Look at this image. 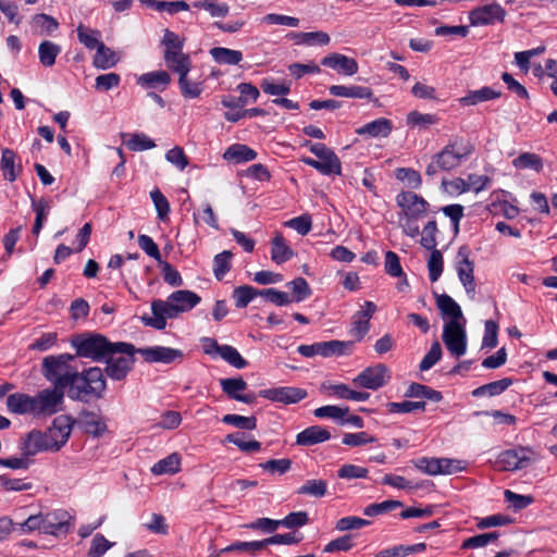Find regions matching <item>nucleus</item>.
<instances>
[{"instance_id": "obj_1", "label": "nucleus", "mask_w": 557, "mask_h": 557, "mask_svg": "<svg viewBox=\"0 0 557 557\" xmlns=\"http://www.w3.org/2000/svg\"><path fill=\"white\" fill-rule=\"evenodd\" d=\"M201 298L194 292L180 289L173 292L166 300L156 299L151 302L153 317L143 315L141 321L145 325L156 330H164L166 319L177 318L180 313L187 312L195 308Z\"/></svg>"}, {"instance_id": "obj_2", "label": "nucleus", "mask_w": 557, "mask_h": 557, "mask_svg": "<svg viewBox=\"0 0 557 557\" xmlns=\"http://www.w3.org/2000/svg\"><path fill=\"white\" fill-rule=\"evenodd\" d=\"M76 357L89 358L94 361H103L104 358L116 352H128L133 345L125 342L111 343L104 335L94 332L76 334L71 338Z\"/></svg>"}, {"instance_id": "obj_3", "label": "nucleus", "mask_w": 557, "mask_h": 557, "mask_svg": "<svg viewBox=\"0 0 557 557\" xmlns=\"http://www.w3.org/2000/svg\"><path fill=\"white\" fill-rule=\"evenodd\" d=\"M75 359L76 356L71 354L47 356L42 359L41 373L54 388L65 393L73 379L77 377V368L72 364Z\"/></svg>"}, {"instance_id": "obj_4", "label": "nucleus", "mask_w": 557, "mask_h": 557, "mask_svg": "<svg viewBox=\"0 0 557 557\" xmlns=\"http://www.w3.org/2000/svg\"><path fill=\"white\" fill-rule=\"evenodd\" d=\"M471 152L472 146L463 145L460 138L454 137L440 152L432 157L431 162L426 166L425 174L434 176L440 171H451L458 168L462 160L470 156Z\"/></svg>"}, {"instance_id": "obj_5", "label": "nucleus", "mask_w": 557, "mask_h": 557, "mask_svg": "<svg viewBox=\"0 0 557 557\" xmlns=\"http://www.w3.org/2000/svg\"><path fill=\"white\" fill-rule=\"evenodd\" d=\"M352 341H329V342H319L312 345H300L297 348V351L307 358H311L313 356L320 355L322 357H332V356H344L351 351L354 347Z\"/></svg>"}, {"instance_id": "obj_6", "label": "nucleus", "mask_w": 557, "mask_h": 557, "mask_svg": "<svg viewBox=\"0 0 557 557\" xmlns=\"http://www.w3.org/2000/svg\"><path fill=\"white\" fill-rule=\"evenodd\" d=\"M54 431L41 432L33 430L28 432L22 442V451L26 457L35 456L40 451H58L57 442L53 438Z\"/></svg>"}, {"instance_id": "obj_7", "label": "nucleus", "mask_w": 557, "mask_h": 557, "mask_svg": "<svg viewBox=\"0 0 557 557\" xmlns=\"http://www.w3.org/2000/svg\"><path fill=\"white\" fill-rule=\"evenodd\" d=\"M443 342L449 352L459 358L467 350V333L465 323L460 321H448L444 325Z\"/></svg>"}, {"instance_id": "obj_8", "label": "nucleus", "mask_w": 557, "mask_h": 557, "mask_svg": "<svg viewBox=\"0 0 557 557\" xmlns=\"http://www.w3.org/2000/svg\"><path fill=\"white\" fill-rule=\"evenodd\" d=\"M64 392H61L54 387L45 388L34 399V416L35 417H50L60 410V406L63 404Z\"/></svg>"}, {"instance_id": "obj_9", "label": "nucleus", "mask_w": 557, "mask_h": 557, "mask_svg": "<svg viewBox=\"0 0 557 557\" xmlns=\"http://www.w3.org/2000/svg\"><path fill=\"white\" fill-rule=\"evenodd\" d=\"M534 453L528 447H519L503 451L496 466L500 471H515L527 468L533 460Z\"/></svg>"}, {"instance_id": "obj_10", "label": "nucleus", "mask_w": 557, "mask_h": 557, "mask_svg": "<svg viewBox=\"0 0 557 557\" xmlns=\"http://www.w3.org/2000/svg\"><path fill=\"white\" fill-rule=\"evenodd\" d=\"M471 250L468 246H460L456 257V270L458 277L471 298L475 294L474 265L470 260Z\"/></svg>"}, {"instance_id": "obj_11", "label": "nucleus", "mask_w": 557, "mask_h": 557, "mask_svg": "<svg viewBox=\"0 0 557 557\" xmlns=\"http://www.w3.org/2000/svg\"><path fill=\"white\" fill-rule=\"evenodd\" d=\"M136 352L137 349L133 345L132 351L111 354L110 357L104 358L107 375L112 380H124L135 363L134 355Z\"/></svg>"}, {"instance_id": "obj_12", "label": "nucleus", "mask_w": 557, "mask_h": 557, "mask_svg": "<svg viewBox=\"0 0 557 557\" xmlns=\"http://www.w3.org/2000/svg\"><path fill=\"white\" fill-rule=\"evenodd\" d=\"M44 533L58 536L67 534L74 528V517L66 510L57 509L44 515Z\"/></svg>"}, {"instance_id": "obj_13", "label": "nucleus", "mask_w": 557, "mask_h": 557, "mask_svg": "<svg viewBox=\"0 0 557 557\" xmlns=\"http://www.w3.org/2000/svg\"><path fill=\"white\" fill-rule=\"evenodd\" d=\"M307 391L295 386L261 389L259 396L285 405L297 404L307 397Z\"/></svg>"}, {"instance_id": "obj_14", "label": "nucleus", "mask_w": 557, "mask_h": 557, "mask_svg": "<svg viewBox=\"0 0 557 557\" xmlns=\"http://www.w3.org/2000/svg\"><path fill=\"white\" fill-rule=\"evenodd\" d=\"M137 354L141 355L145 361L149 363L161 362L165 364L182 362L184 352L176 348L153 346L146 348H138Z\"/></svg>"}, {"instance_id": "obj_15", "label": "nucleus", "mask_w": 557, "mask_h": 557, "mask_svg": "<svg viewBox=\"0 0 557 557\" xmlns=\"http://www.w3.org/2000/svg\"><path fill=\"white\" fill-rule=\"evenodd\" d=\"M387 373V367L383 363H377L360 372L352 383L363 388L377 389L386 383Z\"/></svg>"}, {"instance_id": "obj_16", "label": "nucleus", "mask_w": 557, "mask_h": 557, "mask_svg": "<svg viewBox=\"0 0 557 557\" xmlns=\"http://www.w3.org/2000/svg\"><path fill=\"white\" fill-rule=\"evenodd\" d=\"M396 201L403 209L405 216L422 218L429 209V202L412 191L398 194Z\"/></svg>"}, {"instance_id": "obj_17", "label": "nucleus", "mask_w": 557, "mask_h": 557, "mask_svg": "<svg viewBox=\"0 0 557 557\" xmlns=\"http://www.w3.org/2000/svg\"><path fill=\"white\" fill-rule=\"evenodd\" d=\"M310 151L319 159V162L325 164L327 166L325 170V175L342 173V163L339 158L335 154V152L327 148L324 144L321 143H308Z\"/></svg>"}, {"instance_id": "obj_18", "label": "nucleus", "mask_w": 557, "mask_h": 557, "mask_svg": "<svg viewBox=\"0 0 557 557\" xmlns=\"http://www.w3.org/2000/svg\"><path fill=\"white\" fill-rule=\"evenodd\" d=\"M505 14L500 4L491 3L472 10L469 18L472 25H486L495 21H503Z\"/></svg>"}, {"instance_id": "obj_19", "label": "nucleus", "mask_w": 557, "mask_h": 557, "mask_svg": "<svg viewBox=\"0 0 557 557\" xmlns=\"http://www.w3.org/2000/svg\"><path fill=\"white\" fill-rule=\"evenodd\" d=\"M321 64L338 72L351 76L358 72V63L354 58L334 52L321 60Z\"/></svg>"}, {"instance_id": "obj_20", "label": "nucleus", "mask_w": 557, "mask_h": 557, "mask_svg": "<svg viewBox=\"0 0 557 557\" xmlns=\"http://www.w3.org/2000/svg\"><path fill=\"white\" fill-rule=\"evenodd\" d=\"M78 423H79L81 429L85 433H87L94 437H100L107 432L106 422L99 414H97L95 412H90V411L82 412L79 416V419H78Z\"/></svg>"}, {"instance_id": "obj_21", "label": "nucleus", "mask_w": 557, "mask_h": 557, "mask_svg": "<svg viewBox=\"0 0 557 557\" xmlns=\"http://www.w3.org/2000/svg\"><path fill=\"white\" fill-rule=\"evenodd\" d=\"M331 433L320 425H312L297 434L296 444L301 446H312L330 440Z\"/></svg>"}, {"instance_id": "obj_22", "label": "nucleus", "mask_w": 557, "mask_h": 557, "mask_svg": "<svg viewBox=\"0 0 557 557\" xmlns=\"http://www.w3.org/2000/svg\"><path fill=\"white\" fill-rule=\"evenodd\" d=\"M7 407L10 412L17 414L30 413L34 416L33 396L22 393L11 394L7 398Z\"/></svg>"}, {"instance_id": "obj_23", "label": "nucleus", "mask_w": 557, "mask_h": 557, "mask_svg": "<svg viewBox=\"0 0 557 557\" xmlns=\"http://www.w3.org/2000/svg\"><path fill=\"white\" fill-rule=\"evenodd\" d=\"M171 83V76L166 71H154L139 76L137 84L148 89L164 90Z\"/></svg>"}, {"instance_id": "obj_24", "label": "nucleus", "mask_w": 557, "mask_h": 557, "mask_svg": "<svg viewBox=\"0 0 557 557\" xmlns=\"http://www.w3.org/2000/svg\"><path fill=\"white\" fill-rule=\"evenodd\" d=\"M436 305L441 310L443 317L450 318L449 321L466 322L460 306L448 295L435 294Z\"/></svg>"}, {"instance_id": "obj_25", "label": "nucleus", "mask_w": 557, "mask_h": 557, "mask_svg": "<svg viewBox=\"0 0 557 557\" xmlns=\"http://www.w3.org/2000/svg\"><path fill=\"white\" fill-rule=\"evenodd\" d=\"M329 91L334 97H346V98H358V99H370L372 97V90L366 86H343L332 85Z\"/></svg>"}, {"instance_id": "obj_26", "label": "nucleus", "mask_w": 557, "mask_h": 557, "mask_svg": "<svg viewBox=\"0 0 557 557\" xmlns=\"http://www.w3.org/2000/svg\"><path fill=\"white\" fill-rule=\"evenodd\" d=\"M391 132L392 123L389 120L384 117L372 121L356 129L358 135L368 137H387Z\"/></svg>"}, {"instance_id": "obj_27", "label": "nucleus", "mask_w": 557, "mask_h": 557, "mask_svg": "<svg viewBox=\"0 0 557 557\" xmlns=\"http://www.w3.org/2000/svg\"><path fill=\"white\" fill-rule=\"evenodd\" d=\"M165 65L169 70L178 74V77L187 76L191 69V60L188 54L180 53H164L163 55Z\"/></svg>"}, {"instance_id": "obj_28", "label": "nucleus", "mask_w": 557, "mask_h": 557, "mask_svg": "<svg viewBox=\"0 0 557 557\" xmlns=\"http://www.w3.org/2000/svg\"><path fill=\"white\" fill-rule=\"evenodd\" d=\"M30 26L34 33L40 36H50L59 28V22L45 13L33 16Z\"/></svg>"}, {"instance_id": "obj_29", "label": "nucleus", "mask_w": 557, "mask_h": 557, "mask_svg": "<svg viewBox=\"0 0 557 557\" xmlns=\"http://www.w3.org/2000/svg\"><path fill=\"white\" fill-rule=\"evenodd\" d=\"M257 158V152L243 144L230 146L223 153V159L235 163L252 161Z\"/></svg>"}, {"instance_id": "obj_30", "label": "nucleus", "mask_w": 557, "mask_h": 557, "mask_svg": "<svg viewBox=\"0 0 557 557\" xmlns=\"http://www.w3.org/2000/svg\"><path fill=\"white\" fill-rule=\"evenodd\" d=\"M89 383L83 372L77 370V377L73 379V383L67 386V396L73 400H86L87 397H92V392L88 387Z\"/></svg>"}, {"instance_id": "obj_31", "label": "nucleus", "mask_w": 557, "mask_h": 557, "mask_svg": "<svg viewBox=\"0 0 557 557\" xmlns=\"http://www.w3.org/2000/svg\"><path fill=\"white\" fill-rule=\"evenodd\" d=\"M83 373L87 377L89 383L88 387L92 392V397L101 398L107 388V382L102 370L98 367H94L84 370Z\"/></svg>"}, {"instance_id": "obj_32", "label": "nucleus", "mask_w": 557, "mask_h": 557, "mask_svg": "<svg viewBox=\"0 0 557 557\" xmlns=\"http://www.w3.org/2000/svg\"><path fill=\"white\" fill-rule=\"evenodd\" d=\"M500 95V91L484 86L481 89L468 91L465 97L460 98V103L463 106H475L480 102L499 98Z\"/></svg>"}, {"instance_id": "obj_33", "label": "nucleus", "mask_w": 557, "mask_h": 557, "mask_svg": "<svg viewBox=\"0 0 557 557\" xmlns=\"http://www.w3.org/2000/svg\"><path fill=\"white\" fill-rule=\"evenodd\" d=\"M271 259L276 264H281L289 260L294 252L290 247L286 244L285 238L282 234L277 233L272 239Z\"/></svg>"}, {"instance_id": "obj_34", "label": "nucleus", "mask_w": 557, "mask_h": 557, "mask_svg": "<svg viewBox=\"0 0 557 557\" xmlns=\"http://www.w3.org/2000/svg\"><path fill=\"white\" fill-rule=\"evenodd\" d=\"M511 385L512 380L510 377H504L502 380L481 385L473 389L471 394L473 397H482L485 395L494 397L504 393Z\"/></svg>"}, {"instance_id": "obj_35", "label": "nucleus", "mask_w": 557, "mask_h": 557, "mask_svg": "<svg viewBox=\"0 0 557 557\" xmlns=\"http://www.w3.org/2000/svg\"><path fill=\"white\" fill-rule=\"evenodd\" d=\"M61 52V47L50 40H44L38 47L39 62L45 67H51L55 63L57 57Z\"/></svg>"}, {"instance_id": "obj_36", "label": "nucleus", "mask_w": 557, "mask_h": 557, "mask_svg": "<svg viewBox=\"0 0 557 557\" xmlns=\"http://www.w3.org/2000/svg\"><path fill=\"white\" fill-rule=\"evenodd\" d=\"M119 61L116 53L104 44H100L94 57V65L97 69L108 70L113 67Z\"/></svg>"}, {"instance_id": "obj_37", "label": "nucleus", "mask_w": 557, "mask_h": 557, "mask_svg": "<svg viewBox=\"0 0 557 557\" xmlns=\"http://www.w3.org/2000/svg\"><path fill=\"white\" fill-rule=\"evenodd\" d=\"M15 157L16 156L13 150L9 148H4L2 150L0 168L3 172L4 178L10 182H14L22 170L21 165L17 166V170L15 169Z\"/></svg>"}, {"instance_id": "obj_38", "label": "nucleus", "mask_w": 557, "mask_h": 557, "mask_svg": "<svg viewBox=\"0 0 557 557\" xmlns=\"http://www.w3.org/2000/svg\"><path fill=\"white\" fill-rule=\"evenodd\" d=\"M181 467V457L178 454L174 453L169 455L168 457L158 461L152 468L151 472L153 474H174L180 471Z\"/></svg>"}, {"instance_id": "obj_39", "label": "nucleus", "mask_w": 557, "mask_h": 557, "mask_svg": "<svg viewBox=\"0 0 557 557\" xmlns=\"http://www.w3.org/2000/svg\"><path fill=\"white\" fill-rule=\"evenodd\" d=\"M406 397L424 398L432 401H441L443 396L441 392L435 391L426 385L420 383H411L405 393Z\"/></svg>"}, {"instance_id": "obj_40", "label": "nucleus", "mask_w": 557, "mask_h": 557, "mask_svg": "<svg viewBox=\"0 0 557 557\" xmlns=\"http://www.w3.org/2000/svg\"><path fill=\"white\" fill-rule=\"evenodd\" d=\"M210 54L220 64L235 65L243 59L240 51L222 47L212 48Z\"/></svg>"}, {"instance_id": "obj_41", "label": "nucleus", "mask_w": 557, "mask_h": 557, "mask_svg": "<svg viewBox=\"0 0 557 557\" xmlns=\"http://www.w3.org/2000/svg\"><path fill=\"white\" fill-rule=\"evenodd\" d=\"M233 253L231 250H224L213 258V274L218 281H222L226 273L232 269Z\"/></svg>"}, {"instance_id": "obj_42", "label": "nucleus", "mask_w": 557, "mask_h": 557, "mask_svg": "<svg viewBox=\"0 0 557 557\" xmlns=\"http://www.w3.org/2000/svg\"><path fill=\"white\" fill-rule=\"evenodd\" d=\"M327 493V483L321 479L307 480L298 490L297 494L321 498Z\"/></svg>"}, {"instance_id": "obj_43", "label": "nucleus", "mask_w": 557, "mask_h": 557, "mask_svg": "<svg viewBox=\"0 0 557 557\" xmlns=\"http://www.w3.org/2000/svg\"><path fill=\"white\" fill-rule=\"evenodd\" d=\"M512 165L520 170L532 169L536 172H541L543 169V160L536 153L523 152L513 159Z\"/></svg>"}, {"instance_id": "obj_44", "label": "nucleus", "mask_w": 557, "mask_h": 557, "mask_svg": "<svg viewBox=\"0 0 557 557\" xmlns=\"http://www.w3.org/2000/svg\"><path fill=\"white\" fill-rule=\"evenodd\" d=\"M265 548L264 540L262 541H252V542H235L225 548L221 549L216 556H221L224 553H232V552H244L248 553L252 556L256 555L258 550H261Z\"/></svg>"}, {"instance_id": "obj_45", "label": "nucleus", "mask_w": 557, "mask_h": 557, "mask_svg": "<svg viewBox=\"0 0 557 557\" xmlns=\"http://www.w3.org/2000/svg\"><path fill=\"white\" fill-rule=\"evenodd\" d=\"M220 385L223 391L230 398L236 400L239 397V392H244L247 388L246 381L238 377H230V379H221Z\"/></svg>"}, {"instance_id": "obj_46", "label": "nucleus", "mask_w": 557, "mask_h": 557, "mask_svg": "<svg viewBox=\"0 0 557 557\" xmlns=\"http://www.w3.org/2000/svg\"><path fill=\"white\" fill-rule=\"evenodd\" d=\"M76 30L79 42L83 44L86 48L91 50L98 49L99 45L102 44L99 40L100 33L98 30L86 27L83 24L78 25Z\"/></svg>"}, {"instance_id": "obj_47", "label": "nucleus", "mask_w": 557, "mask_h": 557, "mask_svg": "<svg viewBox=\"0 0 557 557\" xmlns=\"http://www.w3.org/2000/svg\"><path fill=\"white\" fill-rule=\"evenodd\" d=\"M32 207L36 213L35 223L33 226V233L35 235H38L42 228V225L46 220V215L48 214V211L50 209V206H49V201L46 199L41 198L39 201H36L34 198H32Z\"/></svg>"}, {"instance_id": "obj_48", "label": "nucleus", "mask_w": 557, "mask_h": 557, "mask_svg": "<svg viewBox=\"0 0 557 557\" xmlns=\"http://www.w3.org/2000/svg\"><path fill=\"white\" fill-rule=\"evenodd\" d=\"M425 401L404 400L401 403H387L386 409L389 413H408L414 411H424Z\"/></svg>"}, {"instance_id": "obj_49", "label": "nucleus", "mask_w": 557, "mask_h": 557, "mask_svg": "<svg viewBox=\"0 0 557 557\" xmlns=\"http://www.w3.org/2000/svg\"><path fill=\"white\" fill-rule=\"evenodd\" d=\"M258 289L250 285H242L233 290L235 306L239 309L246 308L248 304L257 296Z\"/></svg>"}, {"instance_id": "obj_50", "label": "nucleus", "mask_w": 557, "mask_h": 557, "mask_svg": "<svg viewBox=\"0 0 557 557\" xmlns=\"http://www.w3.org/2000/svg\"><path fill=\"white\" fill-rule=\"evenodd\" d=\"M219 356L236 369H244L248 364L238 350L230 345H222Z\"/></svg>"}, {"instance_id": "obj_51", "label": "nucleus", "mask_w": 557, "mask_h": 557, "mask_svg": "<svg viewBox=\"0 0 557 557\" xmlns=\"http://www.w3.org/2000/svg\"><path fill=\"white\" fill-rule=\"evenodd\" d=\"M48 431L53 432V438L57 442L58 450L67 442L71 435V425L63 421L62 418H57Z\"/></svg>"}, {"instance_id": "obj_52", "label": "nucleus", "mask_w": 557, "mask_h": 557, "mask_svg": "<svg viewBox=\"0 0 557 557\" xmlns=\"http://www.w3.org/2000/svg\"><path fill=\"white\" fill-rule=\"evenodd\" d=\"M499 537V533L497 531L490 533H482L471 537H468L462 542L461 548L463 549H473L479 547H484L487 544L496 541Z\"/></svg>"}, {"instance_id": "obj_53", "label": "nucleus", "mask_w": 557, "mask_h": 557, "mask_svg": "<svg viewBox=\"0 0 557 557\" xmlns=\"http://www.w3.org/2000/svg\"><path fill=\"white\" fill-rule=\"evenodd\" d=\"M161 44L165 47L164 53H183L184 39L170 29L164 30Z\"/></svg>"}, {"instance_id": "obj_54", "label": "nucleus", "mask_w": 557, "mask_h": 557, "mask_svg": "<svg viewBox=\"0 0 557 557\" xmlns=\"http://www.w3.org/2000/svg\"><path fill=\"white\" fill-rule=\"evenodd\" d=\"M438 117L435 114L430 113H420L418 111H412L408 114L407 123L412 127L419 128H428L430 125L436 124L438 122Z\"/></svg>"}, {"instance_id": "obj_55", "label": "nucleus", "mask_w": 557, "mask_h": 557, "mask_svg": "<svg viewBox=\"0 0 557 557\" xmlns=\"http://www.w3.org/2000/svg\"><path fill=\"white\" fill-rule=\"evenodd\" d=\"M431 256L428 261L429 276L431 282H436L443 273L444 262L442 252L437 249H430Z\"/></svg>"}, {"instance_id": "obj_56", "label": "nucleus", "mask_w": 557, "mask_h": 557, "mask_svg": "<svg viewBox=\"0 0 557 557\" xmlns=\"http://www.w3.org/2000/svg\"><path fill=\"white\" fill-rule=\"evenodd\" d=\"M124 144L132 151H143L156 147L154 141L143 133L132 134L129 139L124 141Z\"/></svg>"}, {"instance_id": "obj_57", "label": "nucleus", "mask_w": 557, "mask_h": 557, "mask_svg": "<svg viewBox=\"0 0 557 557\" xmlns=\"http://www.w3.org/2000/svg\"><path fill=\"white\" fill-rule=\"evenodd\" d=\"M244 434L243 433H232L226 436V441L228 443H232L236 445L242 451L245 453H252V451H259L261 448V443L251 440V441H244Z\"/></svg>"}, {"instance_id": "obj_58", "label": "nucleus", "mask_w": 557, "mask_h": 557, "mask_svg": "<svg viewBox=\"0 0 557 557\" xmlns=\"http://www.w3.org/2000/svg\"><path fill=\"white\" fill-rule=\"evenodd\" d=\"M400 507H403V503L400 500L388 499L379 504H371L367 506L363 510V513L369 517H374Z\"/></svg>"}, {"instance_id": "obj_59", "label": "nucleus", "mask_w": 557, "mask_h": 557, "mask_svg": "<svg viewBox=\"0 0 557 557\" xmlns=\"http://www.w3.org/2000/svg\"><path fill=\"white\" fill-rule=\"evenodd\" d=\"M437 224L435 220H431L426 223V225L423 227L422 236L420 239V244L425 249H436L437 240H436V234H437Z\"/></svg>"}, {"instance_id": "obj_60", "label": "nucleus", "mask_w": 557, "mask_h": 557, "mask_svg": "<svg viewBox=\"0 0 557 557\" xmlns=\"http://www.w3.org/2000/svg\"><path fill=\"white\" fill-rule=\"evenodd\" d=\"M225 424L234 425L243 430H255L257 428V419L255 417H244L239 414H225L222 418Z\"/></svg>"}, {"instance_id": "obj_61", "label": "nucleus", "mask_w": 557, "mask_h": 557, "mask_svg": "<svg viewBox=\"0 0 557 557\" xmlns=\"http://www.w3.org/2000/svg\"><path fill=\"white\" fill-rule=\"evenodd\" d=\"M396 178L405 182L411 188H419L422 184L421 175L418 171L409 168H399L396 170Z\"/></svg>"}, {"instance_id": "obj_62", "label": "nucleus", "mask_w": 557, "mask_h": 557, "mask_svg": "<svg viewBox=\"0 0 557 557\" xmlns=\"http://www.w3.org/2000/svg\"><path fill=\"white\" fill-rule=\"evenodd\" d=\"M151 200L156 207L158 218L161 221H164L168 219L170 213V203L168 199L164 197V195L158 189L154 188L150 193Z\"/></svg>"}, {"instance_id": "obj_63", "label": "nucleus", "mask_w": 557, "mask_h": 557, "mask_svg": "<svg viewBox=\"0 0 557 557\" xmlns=\"http://www.w3.org/2000/svg\"><path fill=\"white\" fill-rule=\"evenodd\" d=\"M442 358V347L438 342H434L431 345L430 350L428 354L423 357V359L420 362V370L426 371L430 370L435 363H437Z\"/></svg>"}, {"instance_id": "obj_64", "label": "nucleus", "mask_w": 557, "mask_h": 557, "mask_svg": "<svg viewBox=\"0 0 557 557\" xmlns=\"http://www.w3.org/2000/svg\"><path fill=\"white\" fill-rule=\"evenodd\" d=\"M110 543L102 534H96L91 541L88 557H101L110 547Z\"/></svg>"}]
</instances>
